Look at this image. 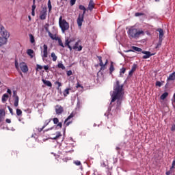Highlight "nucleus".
<instances>
[{"instance_id":"obj_50","label":"nucleus","mask_w":175,"mask_h":175,"mask_svg":"<svg viewBox=\"0 0 175 175\" xmlns=\"http://www.w3.org/2000/svg\"><path fill=\"white\" fill-rule=\"evenodd\" d=\"M8 109L10 110V112L12 114V116H13V109H12L10 107H8Z\"/></svg>"},{"instance_id":"obj_10","label":"nucleus","mask_w":175,"mask_h":175,"mask_svg":"<svg viewBox=\"0 0 175 175\" xmlns=\"http://www.w3.org/2000/svg\"><path fill=\"white\" fill-rule=\"evenodd\" d=\"M43 47H44V50H43L42 57L47 58V57H49V53L47 52L49 47L47 46L46 44H44Z\"/></svg>"},{"instance_id":"obj_15","label":"nucleus","mask_w":175,"mask_h":175,"mask_svg":"<svg viewBox=\"0 0 175 175\" xmlns=\"http://www.w3.org/2000/svg\"><path fill=\"white\" fill-rule=\"evenodd\" d=\"M6 43H8V40L3 38V37H0V47H2V46L6 44Z\"/></svg>"},{"instance_id":"obj_63","label":"nucleus","mask_w":175,"mask_h":175,"mask_svg":"<svg viewBox=\"0 0 175 175\" xmlns=\"http://www.w3.org/2000/svg\"><path fill=\"white\" fill-rule=\"evenodd\" d=\"M97 58L99 59V61L102 60V56H97Z\"/></svg>"},{"instance_id":"obj_8","label":"nucleus","mask_w":175,"mask_h":175,"mask_svg":"<svg viewBox=\"0 0 175 175\" xmlns=\"http://www.w3.org/2000/svg\"><path fill=\"white\" fill-rule=\"evenodd\" d=\"M142 54H145V55L143 56V59H147V58H150V57H152V55H154V53H151L150 51H142Z\"/></svg>"},{"instance_id":"obj_54","label":"nucleus","mask_w":175,"mask_h":175,"mask_svg":"<svg viewBox=\"0 0 175 175\" xmlns=\"http://www.w3.org/2000/svg\"><path fill=\"white\" fill-rule=\"evenodd\" d=\"M67 76H72V70H68L67 72Z\"/></svg>"},{"instance_id":"obj_34","label":"nucleus","mask_w":175,"mask_h":175,"mask_svg":"<svg viewBox=\"0 0 175 175\" xmlns=\"http://www.w3.org/2000/svg\"><path fill=\"white\" fill-rule=\"evenodd\" d=\"M57 40H58L59 46H61L62 47H65L64 43H62V40H61V38H58Z\"/></svg>"},{"instance_id":"obj_29","label":"nucleus","mask_w":175,"mask_h":175,"mask_svg":"<svg viewBox=\"0 0 175 175\" xmlns=\"http://www.w3.org/2000/svg\"><path fill=\"white\" fill-rule=\"evenodd\" d=\"M27 54H28V55H29L32 58L33 57V55H32V54H33V50L28 49L27 50Z\"/></svg>"},{"instance_id":"obj_7","label":"nucleus","mask_w":175,"mask_h":175,"mask_svg":"<svg viewBox=\"0 0 175 175\" xmlns=\"http://www.w3.org/2000/svg\"><path fill=\"white\" fill-rule=\"evenodd\" d=\"M73 117H75V113L72 112L64 121V124L66 125V126H69V125L72 124V120H70V119L73 118Z\"/></svg>"},{"instance_id":"obj_5","label":"nucleus","mask_w":175,"mask_h":175,"mask_svg":"<svg viewBox=\"0 0 175 175\" xmlns=\"http://www.w3.org/2000/svg\"><path fill=\"white\" fill-rule=\"evenodd\" d=\"M0 35L2 36L3 38L7 40L9 39V38H10V33H9V31L5 29V27L2 26L1 25H0Z\"/></svg>"},{"instance_id":"obj_12","label":"nucleus","mask_w":175,"mask_h":175,"mask_svg":"<svg viewBox=\"0 0 175 175\" xmlns=\"http://www.w3.org/2000/svg\"><path fill=\"white\" fill-rule=\"evenodd\" d=\"M55 111L56 114H62V113H64V107L57 105L55 108Z\"/></svg>"},{"instance_id":"obj_40","label":"nucleus","mask_w":175,"mask_h":175,"mask_svg":"<svg viewBox=\"0 0 175 175\" xmlns=\"http://www.w3.org/2000/svg\"><path fill=\"white\" fill-rule=\"evenodd\" d=\"M74 163L77 165V166H80V165H81V162H80V161H75Z\"/></svg>"},{"instance_id":"obj_60","label":"nucleus","mask_w":175,"mask_h":175,"mask_svg":"<svg viewBox=\"0 0 175 175\" xmlns=\"http://www.w3.org/2000/svg\"><path fill=\"white\" fill-rule=\"evenodd\" d=\"M57 126H59V128H62V122H59L57 124Z\"/></svg>"},{"instance_id":"obj_21","label":"nucleus","mask_w":175,"mask_h":175,"mask_svg":"<svg viewBox=\"0 0 175 175\" xmlns=\"http://www.w3.org/2000/svg\"><path fill=\"white\" fill-rule=\"evenodd\" d=\"M167 96H169V93L167 92H164L160 97V99H161V100H165V99H166V98H167Z\"/></svg>"},{"instance_id":"obj_36","label":"nucleus","mask_w":175,"mask_h":175,"mask_svg":"<svg viewBox=\"0 0 175 175\" xmlns=\"http://www.w3.org/2000/svg\"><path fill=\"white\" fill-rule=\"evenodd\" d=\"M60 136H62V135L61 134V133H57V135L53 138L54 140H57V139H59L60 137Z\"/></svg>"},{"instance_id":"obj_52","label":"nucleus","mask_w":175,"mask_h":175,"mask_svg":"<svg viewBox=\"0 0 175 175\" xmlns=\"http://www.w3.org/2000/svg\"><path fill=\"white\" fill-rule=\"evenodd\" d=\"M172 173H173V171H172V170H170V171L166 172V175H170V174H172Z\"/></svg>"},{"instance_id":"obj_32","label":"nucleus","mask_w":175,"mask_h":175,"mask_svg":"<svg viewBox=\"0 0 175 175\" xmlns=\"http://www.w3.org/2000/svg\"><path fill=\"white\" fill-rule=\"evenodd\" d=\"M162 40H159V42L157 43V45L156 46L155 49H159L161 46H162Z\"/></svg>"},{"instance_id":"obj_27","label":"nucleus","mask_w":175,"mask_h":175,"mask_svg":"<svg viewBox=\"0 0 175 175\" xmlns=\"http://www.w3.org/2000/svg\"><path fill=\"white\" fill-rule=\"evenodd\" d=\"M29 36L30 38L31 43H32V44L35 43V37L33 36V35L29 34Z\"/></svg>"},{"instance_id":"obj_17","label":"nucleus","mask_w":175,"mask_h":175,"mask_svg":"<svg viewBox=\"0 0 175 175\" xmlns=\"http://www.w3.org/2000/svg\"><path fill=\"white\" fill-rule=\"evenodd\" d=\"M42 81L44 83V85H47V87H53V84L50 82V81L42 79Z\"/></svg>"},{"instance_id":"obj_59","label":"nucleus","mask_w":175,"mask_h":175,"mask_svg":"<svg viewBox=\"0 0 175 175\" xmlns=\"http://www.w3.org/2000/svg\"><path fill=\"white\" fill-rule=\"evenodd\" d=\"M83 88V86H81V84L78 83L77 85V88Z\"/></svg>"},{"instance_id":"obj_51","label":"nucleus","mask_w":175,"mask_h":175,"mask_svg":"<svg viewBox=\"0 0 175 175\" xmlns=\"http://www.w3.org/2000/svg\"><path fill=\"white\" fill-rule=\"evenodd\" d=\"M49 66H44V70H46V72H48V70H49Z\"/></svg>"},{"instance_id":"obj_35","label":"nucleus","mask_w":175,"mask_h":175,"mask_svg":"<svg viewBox=\"0 0 175 175\" xmlns=\"http://www.w3.org/2000/svg\"><path fill=\"white\" fill-rule=\"evenodd\" d=\"M136 69H137V65L133 64V66H132L131 70H133V72H136Z\"/></svg>"},{"instance_id":"obj_2","label":"nucleus","mask_w":175,"mask_h":175,"mask_svg":"<svg viewBox=\"0 0 175 175\" xmlns=\"http://www.w3.org/2000/svg\"><path fill=\"white\" fill-rule=\"evenodd\" d=\"M128 33L130 39H137L140 35H144V31L143 30L137 31V29L131 27L129 29Z\"/></svg>"},{"instance_id":"obj_48","label":"nucleus","mask_w":175,"mask_h":175,"mask_svg":"<svg viewBox=\"0 0 175 175\" xmlns=\"http://www.w3.org/2000/svg\"><path fill=\"white\" fill-rule=\"evenodd\" d=\"M13 98H16V96H17V92L16 91H14L13 92Z\"/></svg>"},{"instance_id":"obj_38","label":"nucleus","mask_w":175,"mask_h":175,"mask_svg":"<svg viewBox=\"0 0 175 175\" xmlns=\"http://www.w3.org/2000/svg\"><path fill=\"white\" fill-rule=\"evenodd\" d=\"M50 121H51V120H49V122L46 123V125L43 126L42 128L38 129V131H39V132H42V131H43V129H44V128H46V125H49V123L50 122Z\"/></svg>"},{"instance_id":"obj_14","label":"nucleus","mask_w":175,"mask_h":175,"mask_svg":"<svg viewBox=\"0 0 175 175\" xmlns=\"http://www.w3.org/2000/svg\"><path fill=\"white\" fill-rule=\"evenodd\" d=\"M79 42L80 41H78L75 43V46L72 47L74 50H77V49H78V51H81L83 50V46L81 45L79 46Z\"/></svg>"},{"instance_id":"obj_39","label":"nucleus","mask_w":175,"mask_h":175,"mask_svg":"<svg viewBox=\"0 0 175 175\" xmlns=\"http://www.w3.org/2000/svg\"><path fill=\"white\" fill-rule=\"evenodd\" d=\"M59 122V120H58L57 118H53V123H54V124H58Z\"/></svg>"},{"instance_id":"obj_64","label":"nucleus","mask_w":175,"mask_h":175,"mask_svg":"<svg viewBox=\"0 0 175 175\" xmlns=\"http://www.w3.org/2000/svg\"><path fill=\"white\" fill-rule=\"evenodd\" d=\"M172 165H173V166H175V160H174L173 161H172Z\"/></svg>"},{"instance_id":"obj_56","label":"nucleus","mask_w":175,"mask_h":175,"mask_svg":"<svg viewBox=\"0 0 175 175\" xmlns=\"http://www.w3.org/2000/svg\"><path fill=\"white\" fill-rule=\"evenodd\" d=\"M134 71H133L132 70L129 71V76H132V75H133Z\"/></svg>"},{"instance_id":"obj_19","label":"nucleus","mask_w":175,"mask_h":175,"mask_svg":"<svg viewBox=\"0 0 175 175\" xmlns=\"http://www.w3.org/2000/svg\"><path fill=\"white\" fill-rule=\"evenodd\" d=\"M18 96L14 97V106H15V107H17V106H18Z\"/></svg>"},{"instance_id":"obj_33","label":"nucleus","mask_w":175,"mask_h":175,"mask_svg":"<svg viewBox=\"0 0 175 175\" xmlns=\"http://www.w3.org/2000/svg\"><path fill=\"white\" fill-rule=\"evenodd\" d=\"M16 115L18 116H23V111H21V109H16Z\"/></svg>"},{"instance_id":"obj_57","label":"nucleus","mask_w":175,"mask_h":175,"mask_svg":"<svg viewBox=\"0 0 175 175\" xmlns=\"http://www.w3.org/2000/svg\"><path fill=\"white\" fill-rule=\"evenodd\" d=\"M7 92H8V94H9L10 95H12V90H10V89H8Z\"/></svg>"},{"instance_id":"obj_55","label":"nucleus","mask_w":175,"mask_h":175,"mask_svg":"<svg viewBox=\"0 0 175 175\" xmlns=\"http://www.w3.org/2000/svg\"><path fill=\"white\" fill-rule=\"evenodd\" d=\"M99 62H100V63H99V66H103V62L102 61V59H101V60H99Z\"/></svg>"},{"instance_id":"obj_62","label":"nucleus","mask_w":175,"mask_h":175,"mask_svg":"<svg viewBox=\"0 0 175 175\" xmlns=\"http://www.w3.org/2000/svg\"><path fill=\"white\" fill-rule=\"evenodd\" d=\"M5 121L8 124H10V122H12V120H10V119H6Z\"/></svg>"},{"instance_id":"obj_47","label":"nucleus","mask_w":175,"mask_h":175,"mask_svg":"<svg viewBox=\"0 0 175 175\" xmlns=\"http://www.w3.org/2000/svg\"><path fill=\"white\" fill-rule=\"evenodd\" d=\"M100 66V70H105V69H106V66H105L103 64V66Z\"/></svg>"},{"instance_id":"obj_24","label":"nucleus","mask_w":175,"mask_h":175,"mask_svg":"<svg viewBox=\"0 0 175 175\" xmlns=\"http://www.w3.org/2000/svg\"><path fill=\"white\" fill-rule=\"evenodd\" d=\"M49 36L53 40H57L58 39V37H56L55 35H53L51 33V32H49Z\"/></svg>"},{"instance_id":"obj_31","label":"nucleus","mask_w":175,"mask_h":175,"mask_svg":"<svg viewBox=\"0 0 175 175\" xmlns=\"http://www.w3.org/2000/svg\"><path fill=\"white\" fill-rule=\"evenodd\" d=\"M51 57H52L53 61H54V62L57 61V59L58 58V57H57V55H55V53L54 52H53V53H51Z\"/></svg>"},{"instance_id":"obj_30","label":"nucleus","mask_w":175,"mask_h":175,"mask_svg":"<svg viewBox=\"0 0 175 175\" xmlns=\"http://www.w3.org/2000/svg\"><path fill=\"white\" fill-rule=\"evenodd\" d=\"M35 9H36V5L33 4L31 8V16H35Z\"/></svg>"},{"instance_id":"obj_18","label":"nucleus","mask_w":175,"mask_h":175,"mask_svg":"<svg viewBox=\"0 0 175 175\" xmlns=\"http://www.w3.org/2000/svg\"><path fill=\"white\" fill-rule=\"evenodd\" d=\"M132 49H133L129 50L128 51H137L138 53H140L142 51V48H139L137 46H132Z\"/></svg>"},{"instance_id":"obj_45","label":"nucleus","mask_w":175,"mask_h":175,"mask_svg":"<svg viewBox=\"0 0 175 175\" xmlns=\"http://www.w3.org/2000/svg\"><path fill=\"white\" fill-rule=\"evenodd\" d=\"M70 3L71 6H73L76 3V0H70Z\"/></svg>"},{"instance_id":"obj_16","label":"nucleus","mask_w":175,"mask_h":175,"mask_svg":"<svg viewBox=\"0 0 175 175\" xmlns=\"http://www.w3.org/2000/svg\"><path fill=\"white\" fill-rule=\"evenodd\" d=\"M5 120V111L1 109L0 110V122H2Z\"/></svg>"},{"instance_id":"obj_46","label":"nucleus","mask_w":175,"mask_h":175,"mask_svg":"<svg viewBox=\"0 0 175 175\" xmlns=\"http://www.w3.org/2000/svg\"><path fill=\"white\" fill-rule=\"evenodd\" d=\"M55 84L58 85V87H62V83H61V82L59 81H56L55 82Z\"/></svg>"},{"instance_id":"obj_25","label":"nucleus","mask_w":175,"mask_h":175,"mask_svg":"<svg viewBox=\"0 0 175 175\" xmlns=\"http://www.w3.org/2000/svg\"><path fill=\"white\" fill-rule=\"evenodd\" d=\"M113 70H115L114 65L113 64V62H111L110 68H109V74L112 75Z\"/></svg>"},{"instance_id":"obj_20","label":"nucleus","mask_w":175,"mask_h":175,"mask_svg":"<svg viewBox=\"0 0 175 175\" xmlns=\"http://www.w3.org/2000/svg\"><path fill=\"white\" fill-rule=\"evenodd\" d=\"M47 15V14H46V12L43 11L41 12L40 16V20H46V16Z\"/></svg>"},{"instance_id":"obj_28","label":"nucleus","mask_w":175,"mask_h":175,"mask_svg":"<svg viewBox=\"0 0 175 175\" xmlns=\"http://www.w3.org/2000/svg\"><path fill=\"white\" fill-rule=\"evenodd\" d=\"M70 90V88H67L64 91V96H68L69 95V91Z\"/></svg>"},{"instance_id":"obj_23","label":"nucleus","mask_w":175,"mask_h":175,"mask_svg":"<svg viewBox=\"0 0 175 175\" xmlns=\"http://www.w3.org/2000/svg\"><path fill=\"white\" fill-rule=\"evenodd\" d=\"M8 98H9V94H4L2 96V102L5 103L6 100H8Z\"/></svg>"},{"instance_id":"obj_58","label":"nucleus","mask_w":175,"mask_h":175,"mask_svg":"<svg viewBox=\"0 0 175 175\" xmlns=\"http://www.w3.org/2000/svg\"><path fill=\"white\" fill-rule=\"evenodd\" d=\"M15 68H16V69L18 68V63L17 61H15Z\"/></svg>"},{"instance_id":"obj_1","label":"nucleus","mask_w":175,"mask_h":175,"mask_svg":"<svg viewBox=\"0 0 175 175\" xmlns=\"http://www.w3.org/2000/svg\"><path fill=\"white\" fill-rule=\"evenodd\" d=\"M124 98V85H121L120 83V81H117L116 84L113 86V92L111 96V100L110 103V106L109 108V111H111V109H113V103L117 100V103L116 105V109L113 113L114 115L117 114V110H120L121 109V103L122 102V99Z\"/></svg>"},{"instance_id":"obj_61","label":"nucleus","mask_w":175,"mask_h":175,"mask_svg":"<svg viewBox=\"0 0 175 175\" xmlns=\"http://www.w3.org/2000/svg\"><path fill=\"white\" fill-rule=\"evenodd\" d=\"M44 28H45V31H46V32H48V33H49V32H50V30H49V27H44Z\"/></svg>"},{"instance_id":"obj_11","label":"nucleus","mask_w":175,"mask_h":175,"mask_svg":"<svg viewBox=\"0 0 175 175\" xmlns=\"http://www.w3.org/2000/svg\"><path fill=\"white\" fill-rule=\"evenodd\" d=\"M75 40V39H70V40H69V39H67V40H66V42H65V46H68V49H70V50H72V46H70V44H72V42H73Z\"/></svg>"},{"instance_id":"obj_37","label":"nucleus","mask_w":175,"mask_h":175,"mask_svg":"<svg viewBox=\"0 0 175 175\" xmlns=\"http://www.w3.org/2000/svg\"><path fill=\"white\" fill-rule=\"evenodd\" d=\"M42 69H43V66H42L39 64L36 65V70H42Z\"/></svg>"},{"instance_id":"obj_42","label":"nucleus","mask_w":175,"mask_h":175,"mask_svg":"<svg viewBox=\"0 0 175 175\" xmlns=\"http://www.w3.org/2000/svg\"><path fill=\"white\" fill-rule=\"evenodd\" d=\"M144 14L140 13V12H137L135 14V17H139V16H144Z\"/></svg>"},{"instance_id":"obj_4","label":"nucleus","mask_w":175,"mask_h":175,"mask_svg":"<svg viewBox=\"0 0 175 175\" xmlns=\"http://www.w3.org/2000/svg\"><path fill=\"white\" fill-rule=\"evenodd\" d=\"M59 25L63 33H65V31H68V29H69V23L68 22H66V20L62 19V16L59 17Z\"/></svg>"},{"instance_id":"obj_22","label":"nucleus","mask_w":175,"mask_h":175,"mask_svg":"<svg viewBox=\"0 0 175 175\" xmlns=\"http://www.w3.org/2000/svg\"><path fill=\"white\" fill-rule=\"evenodd\" d=\"M159 32V40H163V29H158L157 30Z\"/></svg>"},{"instance_id":"obj_6","label":"nucleus","mask_w":175,"mask_h":175,"mask_svg":"<svg viewBox=\"0 0 175 175\" xmlns=\"http://www.w3.org/2000/svg\"><path fill=\"white\" fill-rule=\"evenodd\" d=\"M175 80V71L172 72L167 79V83L165 84V88L170 87V82Z\"/></svg>"},{"instance_id":"obj_44","label":"nucleus","mask_w":175,"mask_h":175,"mask_svg":"<svg viewBox=\"0 0 175 175\" xmlns=\"http://www.w3.org/2000/svg\"><path fill=\"white\" fill-rule=\"evenodd\" d=\"M156 86L157 87H161L162 86V83H161V81H157L156 82Z\"/></svg>"},{"instance_id":"obj_53","label":"nucleus","mask_w":175,"mask_h":175,"mask_svg":"<svg viewBox=\"0 0 175 175\" xmlns=\"http://www.w3.org/2000/svg\"><path fill=\"white\" fill-rule=\"evenodd\" d=\"M171 131H172V132H174V131H175V124H173V125L172 126Z\"/></svg>"},{"instance_id":"obj_13","label":"nucleus","mask_w":175,"mask_h":175,"mask_svg":"<svg viewBox=\"0 0 175 175\" xmlns=\"http://www.w3.org/2000/svg\"><path fill=\"white\" fill-rule=\"evenodd\" d=\"M94 8H95V3H94V1L90 0L88 5V8L87 9L88 10H90V12H92Z\"/></svg>"},{"instance_id":"obj_49","label":"nucleus","mask_w":175,"mask_h":175,"mask_svg":"<svg viewBox=\"0 0 175 175\" xmlns=\"http://www.w3.org/2000/svg\"><path fill=\"white\" fill-rule=\"evenodd\" d=\"M77 107H78V109H80V107H81V102H80V101L77 102Z\"/></svg>"},{"instance_id":"obj_26","label":"nucleus","mask_w":175,"mask_h":175,"mask_svg":"<svg viewBox=\"0 0 175 175\" xmlns=\"http://www.w3.org/2000/svg\"><path fill=\"white\" fill-rule=\"evenodd\" d=\"M57 68H59V69H62V70H65V66H64V64L62 63H59L57 64Z\"/></svg>"},{"instance_id":"obj_43","label":"nucleus","mask_w":175,"mask_h":175,"mask_svg":"<svg viewBox=\"0 0 175 175\" xmlns=\"http://www.w3.org/2000/svg\"><path fill=\"white\" fill-rule=\"evenodd\" d=\"M126 70V68H122L120 70V75H122V74L124 75V73H125Z\"/></svg>"},{"instance_id":"obj_3","label":"nucleus","mask_w":175,"mask_h":175,"mask_svg":"<svg viewBox=\"0 0 175 175\" xmlns=\"http://www.w3.org/2000/svg\"><path fill=\"white\" fill-rule=\"evenodd\" d=\"M79 9H80V10H83V14H79L77 20L79 28H81V26L83 25V21H84V14H85V12H87L88 9L85 8V7L83 5H80L79 6Z\"/></svg>"},{"instance_id":"obj_9","label":"nucleus","mask_w":175,"mask_h":175,"mask_svg":"<svg viewBox=\"0 0 175 175\" xmlns=\"http://www.w3.org/2000/svg\"><path fill=\"white\" fill-rule=\"evenodd\" d=\"M20 66L21 70H22L23 73H27V72H28V66L25 65V63H21Z\"/></svg>"},{"instance_id":"obj_41","label":"nucleus","mask_w":175,"mask_h":175,"mask_svg":"<svg viewBox=\"0 0 175 175\" xmlns=\"http://www.w3.org/2000/svg\"><path fill=\"white\" fill-rule=\"evenodd\" d=\"M48 8H49V11L51 10V9H52L51 1L50 0L48 1Z\"/></svg>"}]
</instances>
